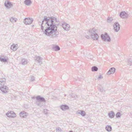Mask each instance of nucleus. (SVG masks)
<instances>
[{
	"instance_id": "nucleus-1",
	"label": "nucleus",
	"mask_w": 132,
	"mask_h": 132,
	"mask_svg": "<svg viewBox=\"0 0 132 132\" xmlns=\"http://www.w3.org/2000/svg\"><path fill=\"white\" fill-rule=\"evenodd\" d=\"M57 18L54 17L48 18L46 16L44 17V19L41 24V29L44 33L51 38L56 37V32L58 24H56Z\"/></svg>"
},
{
	"instance_id": "nucleus-2",
	"label": "nucleus",
	"mask_w": 132,
	"mask_h": 132,
	"mask_svg": "<svg viewBox=\"0 0 132 132\" xmlns=\"http://www.w3.org/2000/svg\"><path fill=\"white\" fill-rule=\"evenodd\" d=\"M95 30L94 28H93L92 30H89V31L90 33H92L93 31V33L91 34V36L92 38L94 40H98V36L97 34L95 32Z\"/></svg>"
},
{
	"instance_id": "nucleus-3",
	"label": "nucleus",
	"mask_w": 132,
	"mask_h": 132,
	"mask_svg": "<svg viewBox=\"0 0 132 132\" xmlns=\"http://www.w3.org/2000/svg\"><path fill=\"white\" fill-rule=\"evenodd\" d=\"M101 37L102 40L104 41L110 42L111 40L110 37L106 32L105 33L104 35H101Z\"/></svg>"
},
{
	"instance_id": "nucleus-4",
	"label": "nucleus",
	"mask_w": 132,
	"mask_h": 132,
	"mask_svg": "<svg viewBox=\"0 0 132 132\" xmlns=\"http://www.w3.org/2000/svg\"><path fill=\"white\" fill-rule=\"evenodd\" d=\"M0 89L3 93H7L9 92V88L6 86L4 85V86L1 87Z\"/></svg>"
},
{
	"instance_id": "nucleus-5",
	"label": "nucleus",
	"mask_w": 132,
	"mask_h": 132,
	"mask_svg": "<svg viewBox=\"0 0 132 132\" xmlns=\"http://www.w3.org/2000/svg\"><path fill=\"white\" fill-rule=\"evenodd\" d=\"M33 21L32 18H25L24 20V23L26 24H31Z\"/></svg>"
},
{
	"instance_id": "nucleus-6",
	"label": "nucleus",
	"mask_w": 132,
	"mask_h": 132,
	"mask_svg": "<svg viewBox=\"0 0 132 132\" xmlns=\"http://www.w3.org/2000/svg\"><path fill=\"white\" fill-rule=\"evenodd\" d=\"M4 5L6 8L8 9L10 8L13 6L12 3L9 0L5 1Z\"/></svg>"
},
{
	"instance_id": "nucleus-7",
	"label": "nucleus",
	"mask_w": 132,
	"mask_h": 132,
	"mask_svg": "<svg viewBox=\"0 0 132 132\" xmlns=\"http://www.w3.org/2000/svg\"><path fill=\"white\" fill-rule=\"evenodd\" d=\"M113 27L114 31L117 32L120 29V25L118 22H115L113 25Z\"/></svg>"
},
{
	"instance_id": "nucleus-8",
	"label": "nucleus",
	"mask_w": 132,
	"mask_h": 132,
	"mask_svg": "<svg viewBox=\"0 0 132 132\" xmlns=\"http://www.w3.org/2000/svg\"><path fill=\"white\" fill-rule=\"evenodd\" d=\"M62 26L63 29L65 30H69L70 29V25L66 23H64L62 24Z\"/></svg>"
},
{
	"instance_id": "nucleus-9",
	"label": "nucleus",
	"mask_w": 132,
	"mask_h": 132,
	"mask_svg": "<svg viewBox=\"0 0 132 132\" xmlns=\"http://www.w3.org/2000/svg\"><path fill=\"white\" fill-rule=\"evenodd\" d=\"M128 15L125 11L121 12L120 14V17L122 18H127Z\"/></svg>"
},
{
	"instance_id": "nucleus-10",
	"label": "nucleus",
	"mask_w": 132,
	"mask_h": 132,
	"mask_svg": "<svg viewBox=\"0 0 132 132\" xmlns=\"http://www.w3.org/2000/svg\"><path fill=\"white\" fill-rule=\"evenodd\" d=\"M35 60L36 62H38L40 65H41L42 63V60L43 58L40 57V56H38L35 57Z\"/></svg>"
},
{
	"instance_id": "nucleus-11",
	"label": "nucleus",
	"mask_w": 132,
	"mask_h": 132,
	"mask_svg": "<svg viewBox=\"0 0 132 132\" xmlns=\"http://www.w3.org/2000/svg\"><path fill=\"white\" fill-rule=\"evenodd\" d=\"M36 101L46 102L45 99L43 97H41L39 95H38L36 97Z\"/></svg>"
},
{
	"instance_id": "nucleus-12",
	"label": "nucleus",
	"mask_w": 132,
	"mask_h": 132,
	"mask_svg": "<svg viewBox=\"0 0 132 132\" xmlns=\"http://www.w3.org/2000/svg\"><path fill=\"white\" fill-rule=\"evenodd\" d=\"M36 103L37 105L39 107H44L45 105V102L36 101Z\"/></svg>"
},
{
	"instance_id": "nucleus-13",
	"label": "nucleus",
	"mask_w": 132,
	"mask_h": 132,
	"mask_svg": "<svg viewBox=\"0 0 132 132\" xmlns=\"http://www.w3.org/2000/svg\"><path fill=\"white\" fill-rule=\"evenodd\" d=\"M6 79L4 78L0 79V87L4 86L5 84Z\"/></svg>"
},
{
	"instance_id": "nucleus-14",
	"label": "nucleus",
	"mask_w": 132,
	"mask_h": 132,
	"mask_svg": "<svg viewBox=\"0 0 132 132\" xmlns=\"http://www.w3.org/2000/svg\"><path fill=\"white\" fill-rule=\"evenodd\" d=\"M116 69L114 68H111L107 72V74L110 75L111 74H113L115 71Z\"/></svg>"
},
{
	"instance_id": "nucleus-15",
	"label": "nucleus",
	"mask_w": 132,
	"mask_h": 132,
	"mask_svg": "<svg viewBox=\"0 0 132 132\" xmlns=\"http://www.w3.org/2000/svg\"><path fill=\"white\" fill-rule=\"evenodd\" d=\"M20 116L22 118L26 117L27 115V113L24 111H23L20 112L19 114Z\"/></svg>"
},
{
	"instance_id": "nucleus-16",
	"label": "nucleus",
	"mask_w": 132,
	"mask_h": 132,
	"mask_svg": "<svg viewBox=\"0 0 132 132\" xmlns=\"http://www.w3.org/2000/svg\"><path fill=\"white\" fill-rule=\"evenodd\" d=\"M115 114L113 111H111L109 112L108 115L110 118H113L115 116Z\"/></svg>"
},
{
	"instance_id": "nucleus-17",
	"label": "nucleus",
	"mask_w": 132,
	"mask_h": 132,
	"mask_svg": "<svg viewBox=\"0 0 132 132\" xmlns=\"http://www.w3.org/2000/svg\"><path fill=\"white\" fill-rule=\"evenodd\" d=\"M60 108L62 110H65L69 109V106L66 105H62Z\"/></svg>"
},
{
	"instance_id": "nucleus-18",
	"label": "nucleus",
	"mask_w": 132,
	"mask_h": 132,
	"mask_svg": "<svg viewBox=\"0 0 132 132\" xmlns=\"http://www.w3.org/2000/svg\"><path fill=\"white\" fill-rule=\"evenodd\" d=\"M53 49L55 51H57L60 50V48L57 45H54L52 47Z\"/></svg>"
},
{
	"instance_id": "nucleus-19",
	"label": "nucleus",
	"mask_w": 132,
	"mask_h": 132,
	"mask_svg": "<svg viewBox=\"0 0 132 132\" xmlns=\"http://www.w3.org/2000/svg\"><path fill=\"white\" fill-rule=\"evenodd\" d=\"M24 4L27 6H29L31 4L32 2L30 0H25Z\"/></svg>"
},
{
	"instance_id": "nucleus-20",
	"label": "nucleus",
	"mask_w": 132,
	"mask_h": 132,
	"mask_svg": "<svg viewBox=\"0 0 132 132\" xmlns=\"http://www.w3.org/2000/svg\"><path fill=\"white\" fill-rule=\"evenodd\" d=\"M17 46L18 45L17 44L16 45L13 44L11 46V48L12 50L14 51H15L17 49Z\"/></svg>"
},
{
	"instance_id": "nucleus-21",
	"label": "nucleus",
	"mask_w": 132,
	"mask_h": 132,
	"mask_svg": "<svg viewBox=\"0 0 132 132\" xmlns=\"http://www.w3.org/2000/svg\"><path fill=\"white\" fill-rule=\"evenodd\" d=\"M77 113L78 114H80L82 116H85L86 115V113L85 112L82 110H79L78 111Z\"/></svg>"
},
{
	"instance_id": "nucleus-22",
	"label": "nucleus",
	"mask_w": 132,
	"mask_h": 132,
	"mask_svg": "<svg viewBox=\"0 0 132 132\" xmlns=\"http://www.w3.org/2000/svg\"><path fill=\"white\" fill-rule=\"evenodd\" d=\"M21 63L22 65H25L27 63V60L25 59H23L21 60Z\"/></svg>"
},
{
	"instance_id": "nucleus-23",
	"label": "nucleus",
	"mask_w": 132,
	"mask_h": 132,
	"mask_svg": "<svg viewBox=\"0 0 132 132\" xmlns=\"http://www.w3.org/2000/svg\"><path fill=\"white\" fill-rule=\"evenodd\" d=\"M105 129L108 131H111L112 129V127L108 125L106 126Z\"/></svg>"
},
{
	"instance_id": "nucleus-24",
	"label": "nucleus",
	"mask_w": 132,
	"mask_h": 132,
	"mask_svg": "<svg viewBox=\"0 0 132 132\" xmlns=\"http://www.w3.org/2000/svg\"><path fill=\"white\" fill-rule=\"evenodd\" d=\"M8 60V58L7 59H4L2 58L1 57V56H0V60L2 62H7V60Z\"/></svg>"
},
{
	"instance_id": "nucleus-25",
	"label": "nucleus",
	"mask_w": 132,
	"mask_h": 132,
	"mask_svg": "<svg viewBox=\"0 0 132 132\" xmlns=\"http://www.w3.org/2000/svg\"><path fill=\"white\" fill-rule=\"evenodd\" d=\"M17 19L13 17H12L10 19V21L12 23H14L15 22Z\"/></svg>"
},
{
	"instance_id": "nucleus-26",
	"label": "nucleus",
	"mask_w": 132,
	"mask_h": 132,
	"mask_svg": "<svg viewBox=\"0 0 132 132\" xmlns=\"http://www.w3.org/2000/svg\"><path fill=\"white\" fill-rule=\"evenodd\" d=\"M98 70V68L96 66H94L92 68V71H96Z\"/></svg>"
},
{
	"instance_id": "nucleus-27",
	"label": "nucleus",
	"mask_w": 132,
	"mask_h": 132,
	"mask_svg": "<svg viewBox=\"0 0 132 132\" xmlns=\"http://www.w3.org/2000/svg\"><path fill=\"white\" fill-rule=\"evenodd\" d=\"M113 20V18L111 17H109L107 18V21L108 22L110 23Z\"/></svg>"
},
{
	"instance_id": "nucleus-28",
	"label": "nucleus",
	"mask_w": 132,
	"mask_h": 132,
	"mask_svg": "<svg viewBox=\"0 0 132 132\" xmlns=\"http://www.w3.org/2000/svg\"><path fill=\"white\" fill-rule=\"evenodd\" d=\"M11 113L12 112H11V111H8L6 114V115L8 117H11Z\"/></svg>"
},
{
	"instance_id": "nucleus-29",
	"label": "nucleus",
	"mask_w": 132,
	"mask_h": 132,
	"mask_svg": "<svg viewBox=\"0 0 132 132\" xmlns=\"http://www.w3.org/2000/svg\"><path fill=\"white\" fill-rule=\"evenodd\" d=\"M11 112H12L11 117L14 118L16 117V115L14 112L12 111H11Z\"/></svg>"
},
{
	"instance_id": "nucleus-30",
	"label": "nucleus",
	"mask_w": 132,
	"mask_h": 132,
	"mask_svg": "<svg viewBox=\"0 0 132 132\" xmlns=\"http://www.w3.org/2000/svg\"><path fill=\"white\" fill-rule=\"evenodd\" d=\"M128 61V65H131L132 63V59H129Z\"/></svg>"
},
{
	"instance_id": "nucleus-31",
	"label": "nucleus",
	"mask_w": 132,
	"mask_h": 132,
	"mask_svg": "<svg viewBox=\"0 0 132 132\" xmlns=\"http://www.w3.org/2000/svg\"><path fill=\"white\" fill-rule=\"evenodd\" d=\"M98 90L101 92L104 93L105 92V90H104L102 87H99Z\"/></svg>"
},
{
	"instance_id": "nucleus-32",
	"label": "nucleus",
	"mask_w": 132,
	"mask_h": 132,
	"mask_svg": "<svg viewBox=\"0 0 132 132\" xmlns=\"http://www.w3.org/2000/svg\"><path fill=\"white\" fill-rule=\"evenodd\" d=\"M116 116L117 118L120 117L121 116V114L119 112H117L116 114Z\"/></svg>"
},
{
	"instance_id": "nucleus-33",
	"label": "nucleus",
	"mask_w": 132,
	"mask_h": 132,
	"mask_svg": "<svg viewBox=\"0 0 132 132\" xmlns=\"http://www.w3.org/2000/svg\"><path fill=\"white\" fill-rule=\"evenodd\" d=\"M56 132H61L62 130L60 127H58L56 129Z\"/></svg>"
},
{
	"instance_id": "nucleus-34",
	"label": "nucleus",
	"mask_w": 132,
	"mask_h": 132,
	"mask_svg": "<svg viewBox=\"0 0 132 132\" xmlns=\"http://www.w3.org/2000/svg\"><path fill=\"white\" fill-rule=\"evenodd\" d=\"M79 97H78V96L74 94L73 95V98L75 99H76L78 98Z\"/></svg>"
},
{
	"instance_id": "nucleus-35",
	"label": "nucleus",
	"mask_w": 132,
	"mask_h": 132,
	"mask_svg": "<svg viewBox=\"0 0 132 132\" xmlns=\"http://www.w3.org/2000/svg\"><path fill=\"white\" fill-rule=\"evenodd\" d=\"M73 95L74 94H71L69 95V96L71 98H73Z\"/></svg>"
},
{
	"instance_id": "nucleus-36",
	"label": "nucleus",
	"mask_w": 132,
	"mask_h": 132,
	"mask_svg": "<svg viewBox=\"0 0 132 132\" xmlns=\"http://www.w3.org/2000/svg\"><path fill=\"white\" fill-rule=\"evenodd\" d=\"M44 112L45 114H46L47 113V110L46 109H44Z\"/></svg>"
},
{
	"instance_id": "nucleus-37",
	"label": "nucleus",
	"mask_w": 132,
	"mask_h": 132,
	"mask_svg": "<svg viewBox=\"0 0 132 132\" xmlns=\"http://www.w3.org/2000/svg\"><path fill=\"white\" fill-rule=\"evenodd\" d=\"M35 80V78L34 77H31V78L30 79V81H33L34 80Z\"/></svg>"
},
{
	"instance_id": "nucleus-38",
	"label": "nucleus",
	"mask_w": 132,
	"mask_h": 132,
	"mask_svg": "<svg viewBox=\"0 0 132 132\" xmlns=\"http://www.w3.org/2000/svg\"><path fill=\"white\" fill-rule=\"evenodd\" d=\"M103 78V77L102 76V75H100L99 76V77H98V79H101L102 78Z\"/></svg>"
},
{
	"instance_id": "nucleus-39",
	"label": "nucleus",
	"mask_w": 132,
	"mask_h": 132,
	"mask_svg": "<svg viewBox=\"0 0 132 132\" xmlns=\"http://www.w3.org/2000/svg\"><path fill=\"white\" fill-rule=\"evenodd\" d=\"M85 37L86 38L88 39H89L90 37L89 36L87 35H86Z\"/></svg>"
},
{
	"instance_id": "nucleus-40",
	"label": "nucleus",
	"mask_w": 132,
	"mask_h": 132,
	"mask_svg": "<svg viewBox=\"0 0 132 132\" xmlns=\"http://www.w3.org/2000/svg\"><path fill=\"white\" fill-rule=\"evenodd\" d=\"M38 24H39L40 25V24H41V22H38Z\"/></svg>"
},
{
	"instance_id": "nucleus-41",
	"label": "nucleus",
	"mask_w": 132,
	"mask_h": 132,
	"mask_svg": "<svg viewBox=\"0 0 132 132\" xmlns=\"http://www.w3.org/2000/svg\"><path fill=\"white\" fill-rule=\"evenodd\" d=\"M64 96H66V94H64Z\"/></svg>"
},
{
	"instance_id": "nucleus-42",
	"label": "nucleus",
	"mask_w": 132,
	"mask_h": 132,
	"mask_svg": "<svg viewBox=\"0 0 132 132\" xmlns=\"http://www.w3.org/2000/svg\"><path fill=\"white\" fill-rule=\"evenodd\" d=\"M69 132H73L72 131H69Z\"/></svg>"
},
{
	"instance_id": "nucleus-43",
	"label": "nucleus",
	"mask_w": 132,
	"mask_h": 132,
	"mask_svg": "<svg viewBox=\"0 0 132 132\" xmlns=\"http://www.w3.org/2000/svg\"><path fill=\"white\" fill-rule=\"evenodd\" d=\"M32 98H34V97H32Z\"/></svg>"
},
{
	"instance_id": "nucleus-44",
	"label": "nucleus",
	"mask_w": 132,
	"mask_h": 132,
	"mask_svg": "<svg viewBox=\"0 0 132 132\" xmlns=\"http://www.w3.org/2000/svg\"><path fill=\"white\" fill-rule=\"evenodd\" d=\"M34 25H33L32 26V27H34Z\"/></svg>"
}]
</instances>
